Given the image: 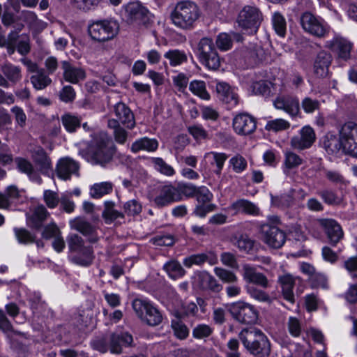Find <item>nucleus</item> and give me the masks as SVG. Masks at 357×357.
Listing matches in <instances>:
<instances>
[{"instance_id": "obj_1", "label": "nucleus", "mask_w": 357, "mask_h": 357, "mask_svg": "<svg viewBox=\"0 0 357 357\" xmlns=\"http://www.w3.org/2000/svg\"><path fill=\"white\" fill-rule=\"evenodd\" d=\"M240 338L245 348L256 357L268 356L271 345L267 337L256 328L243 329Z\"/></svg>"}, {"instance_id": "obj_2", "label": "nucleus", "mask_w": 357, "mask_h": 357, "mask_svg": "<svg viewBox=\"0 0 357 357\" xmlns=\"http://www.w3.org/2000/svg\"><path fill=\"white\" fill-rule=\"evenodd\" d=\"M113 153L112 140L107 133L101 132L93 138L86 160L93 165L103 166L111 160Z\"/></svg>"}, {"instance_id": "obj_3", "label": "nucleus", "mask_w": 357, "mask_h": 357, "mask_svg": "<svg viewBox=\"0 0 357 357\" xmlns=\"http://www.w3.org/2000/svg\"><path fill=\"white\" fill-rule=\"evenodd\" d=\"M199 9L192 1L178 2L171 13L172 23L181 29L191 28L199 17Z\"/></svg>"}, {"instance_id": "obj_4", "label": "nucleus", "mask_w": 357, "mask_h": 357, "mask_svg": "<svg viewBox=\"0 0 357 357\" xmlns=\"http://www.w3.org/2000/svg\"><path fill=\"white\" fill-rule=\"evenodd\" d=\"M132 305L137 317L147 324L154 326L162 322V317L160 312L148 299L135 298Z\"/></svg>"}, {"instance_id": "obj_5", "label": "nucleus", "mask_w": 357, "mask_h": 357, "mask_svg": "<svg viewBox=\"0 0 357 357\" xmlns=\"http://www.w3.org/2000/svg\"><path fill=\"white\" fill-rule=\"evenodd\" d=\"M119 24L114 20H104L93 22L89 26V33L98 41L113 39L119 33Z\"/></svg>"}, {"instance_id": "obj_6", "label": "nucleus", "mask_w": 357, "mask_h": 357, "mask_svg": "<svg viewBox=\"0 0 357 357\" xmlns=\"http://www.w3.org/2000/svg\"><path fill=\"white\" fill-rule=\"evenodd\" d=\"M121 15L128 24L140 26L149 20V12L139 1H130L121 7Z\"/></svg>"}, {"instance_id": "obj_7", "label": "nucleus", "mask_w": 357, "mask_h": 357, "mask_svg": "<svg viewBox=\"0 0 357 357\" xmlns=\"http://www.w3.org/2000/svg\"><path fill=\"white\" fill-rule=\"evenodd\" d=\"M301 24L305 31L319 38L327 36L331 31V26L324 19L310 12L301 15Z\"/></svg>"}, {"instance_id": "obj_8", "label": "nucleus", "mask_w": 357, "mask_h": 357, "mask_svg": "<svg viewBox=\"0 0 357 357\" xmlns=\"http://www.w3.org/2000/svg\"><path fill=\"white\" fill-rule=\"evenodd\" d=\"M200 62L209 70H217L220 66V59L211 38L201 39L198 45Z\"/></svg>"}, {"instance_id": "obj_9", "label": "nucleus", "mask_w": 357, "mask_h": 357, "mask_svg": "<svg viewBox=\"0 0 357 357\" xmlns=\"http://www.w3.org/2000/svg\"><path fill=\"white\" fill-rule=\"evenodd\" d=\"M263 20L260 10L254 6H245L239 12L237 23L249 33H256Z\"/></svg>"}, {"instance_id": "obj_10", "label": "nucleus", "mask_w": 357, "mask_h": 357, "mask_svg": "<svg viewBox=\"0 0 357 357\" xmlns=\"http://www.w3.org/2000/svg\"><path fill=\"white\" fill-rule=\"evenodd\" d=\"M343 144L344 153L357 158V123L349 121L339 130Z\"/></svg>"}, {"instance_id": "obj_11", "label": "nucleus", "mask_w": 357, "mask_h": 357, "mask_svg": "<svg viewBox=\"0 0 357 357\" xmlns=\"http://www.w3.org/2000/svg\"><path fill=\"white\" fill-rule=\"evenodd\" d=\"M261 240L272 248H280L285 243L286 234L278 227L269 223L261 225L259 231Z\"/></svg>"}, {"instance_id": "obj_12", "label": "nucleus", "mask_w": 357, "mask_h": 357, "mask_svg": "<svg viewBox=\"0 0 357 357\" xmlns=\"http://www.w3.org/2000/svg\"><path fill=\"white\" fill-rule=\"evenodd\" d=\"M229 310L236 320L243 324H251L255 323L257 319V312L254 307L243 301H240L231 303Z\"/></svg>"}, {"instance_id": "obj_13", "label": "nucleus", "mask_w": 357, "mask_h": 357, "mask_svg": "<svg viewBox=\"0 0 357 357\" xmlns=\"http://www.w3.org/2000/svg\"><path fill=\"white\" fill-rule=\"evenodd\" d=\"M68 243L71 251L77 252L75 261L82 266L89 265L93 258L91 248L84 247L83 241L77 234H70L68 237Z\"/></svg>"}, {"instance_id": "obj_14", "label": "nucleus", "mask_w": 357, "mask_h": 357, "mask_svg": "<svg viewBox=\"0 0 357 357\" xmlns=\"http://www.w3.org/2000/svg\"><path fill=\"white\" fill-rule=\"evenodd\" d=\"M178 201H179L178 192L175 186L171 183L159 185L153 197V202L158 207L165 206Z\"/></svg>"}, {"instance_id": "obj_15", "label": "nucleus", "mask_w": 357, "mask_h": 357, "mask_svg": "<svg viewBox=\"0 0 357 357\" xmlns=\"http://www.w3.org/2000/svg\"><path fill=\"white\" fill-rule=\"evenodd\" d=\"M316 139L315 132L312 127L305 126L303 127L298 135L294 136L291 139V146L296 150H304L310 148Z\"/></svg>"}, {"instance_id": "obj_16", "label": "nucleus", "mask_w": 357, "mask_h": 357, "mask_svg": "<svg viewBox=\"0 0 357 357\" xmlns=\"http://www.w3.org/2000/svg\"><path fill=\"white\" fill-rule=\"evenodd\" d=\"M325 46L335 52L340 59L347 60L350 57L352 44L339 34L335 33L332 40L326 42Z\"/></svg>"}, {"instance_id": "obj_17", "label": "nucleus", "mask_w": 357, "mask_h": 357, "mask_svg": "<svg viewBox=\"0 0 357 357\" xmlns=\"http://www.w3.org/2000/svg\"><path fill=\"white\" fill-rule=\"evenodd\" d=\"M256 127L255 118L248 114H238L233 119V128L238 135L251 134L255 130Z\"/></svg>"}, {"instance_id": "obj_18", "label": "nucleus", "mask_w": 357, "mask_h": 357, "mask_svg": "<svg viewBox=\"0 0 357 357\" xmlns=\"http://www.w3.org/2000/svg\"><path fill=\"white\" fill-rule=\"evenodd\" d=\"M79 164L73 159L66 157L61 158L56 164V175L61 180H69L73 175H79Z\"/></svg>"}, {"instance_id": "obj_19", "label": "nucleus", "mask_w": 357, "mask_h": 357, "mask_svg": "<svg viewBox=\"0 0 357 357\" xmlns=\"http://www.w3.org/2000/svg\"><path fill=\"white\" fill-rule=\"evenodd\" d=\"M112 114L115 118L111 119L120 125L122 124L128 129H132L135 126V117L132 111L123 102L114 105Z\"/></svg>"}, {"instance_id": "obj_20", "label": "nucleus", "mask_w": 357, "mask_h": 357, "mask_svg": "<svg viewBox=\"0 0 357 357\" xmlns=\"http://www.w3.org/2000/svg\"><path fill=\"white\" fill-rule=\"evenodd\" d=\"M192 283L200 289H209L215 292H219L222 289L216 279L206 271L195 273Z\"/></svg>"}, {"instance_id": "obj_21", "label": "nucleus", "mask_w": 357, "mask_h": 357, "mask_svg": "<svg viewBox=\"0 0 357 357\" xmlns=\"http://www.w3.org/2000/svg\"><path fill=\"white\" fill-rule=\"evenodd\" d=\"M300 278L289 273H284L278 276V282L281 288L283 298L291 303L295 301L294 288Z\"/></svg>"}, {"instance_id": "obj_22", "label": "nucleus", "mask_w": 357, "mask_h": 357, "mask_svg": "<svg viewBox=\"0 0 357 357\" xmlns=\"http://www.w3.org/2000/svg\"><path fill=\"white\" fill-rule=\"evenodd\" d=\"M321 143L328 155L337 156L344 153L340 136L338 138L334 133L328 132L323 137Z\"/></svg>"}, {"instance_id": "obj_23", "label": "nucleus", "mask_w": 357, "mask_h": 357, "mask_svg": "<svg viewBox=\"0 0 357 357\" xmlns=\"http://www.w3.org/2000/svg\"><path fill=\"white\" fill-rule=\"evenodd\" d=\"M20 68L10 63H6L1 66L0 71V86L8 88L9 82L16 83L21 79Z\"/></svg>"}, {"instance_id": "obj_24", "label": "nucleus", "mask_w": 357, "mask_h": 357, "mask_svg": "<svg viewBox=\"0 0 357 357\" xmlns=\"http://www.w3.org/2000/svg\"><path fill=\"white\" fill-rule=\"evenodd\" d=\"M273 104L276 109L284 110L292 117L299 113V102L296 97L280 96L275 99Z\"/></svg>"}, {"instance_id": "obj_25", "label": "nucleus", "mask_w": 357, "mask_h": 357, "mask_svg": "<svg viewBox=\"0 0 357 357\" xmlns=\"http://www.w3.org/2000/svg\"><path fill=\"white\" fill-rule=\"evenodd\" d=\"M320 224L324 229L329 242L333 245H335L343 237V231L340 225L334 220L322 219Z\"/></svg>"}, {"instance_id": "obj_26", "label": "nucleus", "mask_w": 357, "mask_h": 357, "mask_svg": "<svg viewBox=\"0 0 357 357\" xmlns=\"http://www.w3.org/2000/svg\"><path fill=\"white\" fill-rule=\"evenodd\" d=\"M216 91L219 98L226 104L231 107L238 104V96L235 88L225 82H219L216 85Z\"/></svg>"}, {"instance_id": "obj_27", "label": "nucleus", "mask_w": 357, "mask_h": 357, "mask_svg": "<svg viewBox=\"0 0 357 357\" xmlns=\"http://www.w3.org/2000/svg\"><path fill=\"white\" fill-rule=\"evenodd\" d=\"M64 79L72 84H77L84 79L85 71L79 67L75 66L68 61L62 62Z\"/></svg>"}, {"instance_id": "obj_28", "label": "nucleus", "mask_w": 357, "mask_h": 357, "mask_svg": "<svg viewBox=\"0 0 357 357\" xmlns=\"http://www.w3.org/2000/svg\"><path fill=\"white\" fill-rule=\"evenodd\" d=\"M243 278L248 283H253L263 287H266L268 285V280L266 276L257 272L255 267L248 264H245L243 266Z\"/></svg>"}, {"instance_id": "obj_29", "label": "nucleus", "mask_w": 357, "mask_h": 357, "mask_svg": "<svg viewBox=\"0 0 357 357\" xmlns=\"http://www.w3.org/2000/svg\"><path fill=\"white\" fill-rule=\"evenodd\" d=\"M71 229L78 231L84 236H89L91 241H96L97 238L94 234L95 228L83 218L77 217L69 222Z\"/></svg>"}, {"instance_id": "obj_30", "label": "nucleus", "mask_w": 357, "mask_h": 357, "mask_svg": "<svg viewBox=\"0 0 357 357\" xmlns=\"http://www.w3.org/2000/svg\"><path fill=\"white\" fill-rule=\"evenodd\" d=\"M132 341V336L128 333L121 335L113 334L111 337L109 351L113 354H119L122 352V347L130 346Z\"/></svg>"}, {"instance_id": "obj_31", "label": "nucleus", "mask_w": 357, "mask_h": 357, "mask_svg": "<svg viewBox=\"0 0 357 357\" xmlns=\"http://www.w3.org/2000/svg\"><path fill=\"white\" fill-rule=\"evenodd\" d=\"M159 146L158 141L154 138L147 137L136 139L131 145L130 150L133 153L139 151L154 152Z\"/></svg>"}, {"instance_id": "obj_32", "label": "nucleus", "mask_w": 357, "mask_h": 357, "mask_svg": "<svg viewBox=\"0 0 357 357\" xmlns=\"http://www.w3.org/2000/svg\"><path fill=\"white\" fill-rule=\"evenodd\" d=\"M15 162L18 170L22 173L26 174L31 181L37 183H41L40 176L38 171L34 169L31 162L23 158H17Z\"/></svg>"}, {"instance_id": "obj_33", "label": "nucleus", "mask_w": 357, "mask_h": 357, "mask_svg": "<svg viewBox=\"0 0 357 357\" xmlns=\"http://www.w3.org/2000/svg\"><path fill=\"white\" fill-rule=\"evenodd\" d=\"M48 215L49 213L44 206H38L34 208L31 215H27V223L31 227L36 229L40 228L43 224V222L47 218Z\"/></svg>"}, {"instance_id": "obj_34", "label": "nucleus", "mask_w": 357, "mask_h": 357, "mask_svg": "<svg viewBox=\"0 0 357 357\" xmlns=\"http://www.w3.org/2000/svg\"><path fill=\"white\" fill-rule=\"evenodd\" d=\"M229 209L234 213H245L251 215H256L259 213V208L252 202L245 199H239L234 202Z\"/></svg>"}, {"instance_id": "obj_35", "label": "nucleus", "mask_w": 357, "mask_h": 357, "mask_svg": "<svg viewBox=\"0 0 357 357\" xmlns=\"http://www.w3.org/2000/svg\"><path fill=\"white\" fill-rule=\"evenodd\" d=\"M35 163L38 166L43 174H46L52 169L50 159L42 148H38L32 155Z\"/></svg>"}, {"instance_id": "obj_36", "label": "nucleus", "mask_w": 357, "mask_h": 357, "mask_svg": "<svg viewBox=\"0 0 357 357\" xmlns=\"http://www.w3.org/2000/svg\"><path fill=\"white\" fill-rule=\"evenodd\" d=\"M303 162V159L296 153L287 151L284 152V160L283 162V172L288 175L291 170L298 167Z\"/></svg>"}, {"instance_id": "obj_37", "label": "nucleus", "mask_w": 357, "mask_h": 357, "mask_svg": "<svg viewBox=\"0 0 357 357\" xmlns=\"http://www.w3.org/2000/svg\"><path fill=\"white\" fill-rule=\"evenodd\" d=\"M204 159L211 165H215L216 166L215 174H220L225 162L227 159V155L224 153L211 151L204 155Z\"/></svg>"}, {"instance_id": "obj_38", "label": "nucleus", "mask_w": 357, "mask_h": 357, "mask_svg": "<svg viewBox=\"0 0 357 357\" xmlns=\"http://www.w3.org/2000/svg\"><path fill=\"white\" fill-rule=\"evenodd\" d=\"M112 189L113 185L109 181L94 183L90 188V195L93 198L98 199L109 194Z\"/></svg>"}, {"instance_id": "obj_39", "label": "nucleus", "mask_w": 357, "mask_h": 357, "mask_svg": "<svg viewBox=\"0 0 357 357\" xmlns=\"http://www.w3.org/2000/svg\"><path fill=\"white\" fill-rule=\"evenodd\" d=\"M272 25L275 33L280 37H284L287 31V22L284 16L279 12L272 15Z\"/></svg>"}, {"instance_id": "obj_40", "label": "nucleus", "mask_w": 357, "mask_h": 357, "mask_svg": "<svg viewBox=\"0 0 357 357\" xmlns=\"http://www.w3.org/2000/svg\"><path fill=\"white\" fill-rule=\"evenodd\" d=\"M189 89L190 91L195 96L203 100H208L210 99V94L206 88V84L202 80H193L190 83Z\"/></svg>"}, {"instance_id": "obj_41", "label": "nucleus", "mask_w": 357, "mask_h": 357, "mask_svg": "<svg viewBox=\"0 0 357 357\" xmlns=\"http://www.w3.org/2000/svg\"><path fill=\"white\" fill-rule=\"evenodd\" d=\"M164 269L168 275L174 280L181 278L185 273V271L181 266V264L174 260L166 263L164 265Z\"/></svg>"}, {"instance_id": "obj_42", "label": "nucleus", "mask_w": 357, "mask_h": 357, "mask_svg": "<svg viewBox=\"0 0 357 357\" xmlns=\"http://www.w3.org/2000/svg\"><path fill=\"white\" fill-rule=\"evenodd\" d=\"M151 162L157 171L167 176H172L175 174L174 168L161 158H151Z\"/></svg>"}, {"instance_id": "obj_43", "label": "nucleus", "mask_w": 357, "mask_h": 357, "mask_svg": "<svg viewBox=\"0 0 357 357\" xmlns=\"http://www.w3.org/2000/svg\"><path fill=\"white\" fill-rule=\"evenodd\" d=\"M164 56L169 61V63L172 66L181 65L187 59L185 54L178 50H169Z\"/></svg>"}, {"instance_id": "obj_44", "label": "nucleus", "mask_w": 357, "mask_h": 357, "mask_svg": "<svg viewBox=\"0 0 357 357\" xmlns=\"http://www.w3.org/2000/svg\"><path fill=\"white\" fill-rule=\"evenodd\" d=\"M108 127L114 129V137L115 141L121 144H123L128 138V132L121 128L116 121L113 120L108 121Z\"/></svg>"}, {"instance_id": "obj_45", "label": "nucleus", "mask_w": 357, "mask_h": 357, "mask_svg": "<svg viewBox=\"0 0 357 357\" xmlns=\"http://www.w3.org/2000/svg\"><path fill=\"white\" fill-rule=\"evenodd\" d=\"M215 275L224 283L234 284L238 281L237 275L232 271L220 267L214 268Z\"/></svg>"}, {"instance_id": "obj_46", "label": "nucleus", "mask_w": 357, "mask_h": 357, "mask_svg": "<svg viewBox=\"0 0 357 357\" xmlns=\"http://www.w3.org/2000/svg\"><path fill=\"white\" fill-rule=\"evenodd\" d=\"M31 82L36 89L41 90L48 86L52 80L46 75L44 72L40 70L37 74L31 77Z\"/></svg>"}, {"instance_id": "obj_47", "label": "nucleus", "mask_w": 357, "mask_h": 357, "mask_svg": "<svg viewBox=\"0 0 357 357\" xmlns=\"http://www.w3.org/2000/svg\"><path fill=\"white\" fill-rule=\"evenodd\" d=\"M330 65V57L319 56L314 63V73L319 77L327 75Z\"/></svg>"}, {"instance_id": "obj_48", "label": "nucleus", "mask_w": 357, "mask_h": 357, "mask_svg": "<svg viewBox=\"0 0 357 357\" xmlns=\"http://www.w3.org/2000/svg\"><path fill=\"white\" fill-rule=\"evenodd\" d=\"M26 18L29 22L30 29L35 33L41 32L47 26V23L38 20L33 13H28L26 15Z\"/></svg>"}, {"instance_id": "obj_49", "label": "nucleus", "mask_w": 357, "mask_h": 357, "mask_svg": "<svg viewBox=\"0 0 357 357\" xmlns=\"http://www.w3.org/2000/svg\"><path fill=\"white\" fill-rule=\"evenodd\" d=\"M175 188L178 192L180 201L182 199V195L188 197H193L197 192V188L192 183L181 182Z\"/></svg>"}, {"instance_id": "obj_50", "label": "nucleus", "mask_w": 357, "mask_h": 357, "mask_svg": "<svg viewBox=\"0 0 357 357\" xmlns=\"http://www.w3.org/2000/svg\"><path fill=\"white\" fill-rule=\"evenodd\" d=\"M229 166L235 173L240 174L246 169L248 163L243 156L236 155L229 160Z\"/></svg>"}, {"instance_id": "obj_51", "label": "nucleus", "mask_w": 357, "mask_h": 357, "mask_svg": "<svg viewBox=\"0 0 357 357\" xmlns=\"http://www.w3.org/2000/svg\"><path fill=\"white\" fill-rule=\"evenodd\" d=\"M290 123L282 119H275L268 121L265 128L268 131L279 132L287 130L289 128Z\"/></svg>"}, {"instance_id": "obj_52", "label": "nucleus", "mask_w": 357, "mask_h": 357, "mask_svg": "<svg viewBox=\"0 0 357 357\" xmlns=\"http://www.w3.org/2000/svg\"><path fill=\"white\" fill-rule=\"evenodd\" d=\"M6 194L10 204H18L23 202L24 192L19 190L15 185H10L6 190Z\"/></svg>"}, {"instance_id": "obj_53", "label": "nucleus", "mask_w": 357, "mask_h": 357, "mask_svg": "<svg viewBox=\"0 0 357 357\" xmlns=\"http://www.w3.org/2000/svg\"><path fill=\"white\" fill-rule=\"evenodd\" d=\"M142 210V204L136 199L129 200L123 205V211L128 216L139 215Z\"/></svg>"}, {"instance_id": "obj_54", "label": "nucleus", "mask_w": 357, "mask_h": 357, "mask_svg": "<svg viewBox=\"0 0 357 357\" xmlns=\"http://www.w3.org/2000/svg\"><path fill=\"white\" fill-rule=\"evenodd\" d=\"M271 82L261 80L259 82H253L250 86V88L252 93L255 94L267 96L271 93Z\"/></svg>"}, {"instance_id": "obj_55", "label": "nucleus", "mask_w": 357, "mask_h": 357, "mask_svg": "<svg viewBox=\"0 0 357 357\" xmlns=\"http://www.w3.org/2000/svg\"><path fill=\"white\" fill-rule=\"evenodd\" d=\"M61 120L66 130L70 132H74L80 124L79 119L69 114L63 115Z\"/></svg>"}, {"instance_id": "obj_56", "label": "nucleus", "mask_w": 357, "mask_h": 357, "mask_svg": "<svg viewBox=\"0 0 357 357\" xmlns=\"http://www.w3.org/2000/svg\"><path fill=\"white\" fill-rule=\"evenodd\" d=\"M208 259V257L204 253L196 254L185 257L183 259V264L187 268H190L193 265L200 266Z\"/></svg>"}, {"instance_id": "obj_57", "label": "nucleus", "mask_w": 357, "mask_h": 357, "mask_svg": "<svg viewBox=\"0 0 357 357\" xmlns=\"http://www.w3.org/2000/svg\"><path fill=\"white\" fill-rule=\"evenodd\" d=\"M199 204H206L212 201L213 195L205 186H200L197 188V192L195 195Z\"/></svg>"}, {"instance_id": "obj_58", "label": "nucleus", "mask_w": 357, "mask_h": 357, "mask_svg": "<svg viewBox=\"0 0 357 357\" xmlns=\"http://www.w3.org/2000/svg\"><path fill=\"white\" fill-rule=\"evenodd\" d=\"M43 199L50 208H55L59 204L60 198L56 192L51 190H45L43 192Z\"/></svg>"}, {"instance_id": "obj_59", "label": "nucleus", "mask_w": 357, "mask_h": 357, "mask_svg": "<svg viewBox=\"0 0 357 357\" xmlns=\"http://www.w3.org/2000/svg\"><path fill=\"white\" fill-rule=\"evenodd\" d=\"M213 329L207 324H201L192 330V335L196 339H204L211 335Z\"/></svg>"}, {"instance_id": "obj_60", "label": "nucleus", "mask_w": 357, "mask_h": 357, "mask_svg": "<svg viewBox=\"0 0 357 357\" xmlns=\"http://www.w3.org/2000/svg\"><path fill=\"white\" fill-rule=\"evenodd\" d=\"M10 111L14 116L16 126L21 128H24L27 118L23 109L18 106H14L11 108Z\"/></svg>"}, {"instance_id": "obj_61", "label": "nucleus", "mask_w": 357, "mask_h": 357, "mask_svg": "<svg viewBox=\"0 0 357 357\" xmlns=\"http://www.w3.org/2000/svg\"><path fill=\"white\" fill-rule=\"evenodd\" d=\"M172 327L175 335L179 339H185L189 334L186 326L178 319H174L172 321Z\"/></svg>"}, {"instance_id": "obj_62", "label": "nucleus", "mask_w": 357, "mask_h": 357, "mask_svg": "<svg viewBox=\"0 0 357 357\" xmlns=\"http://www.w3.org/2000/svg\"><path fill=\"white\" fill-rule=\"evenodd\" d=\"M216 45L222 51L229 50L232 45L231 37L226 33H221L217 37Z\"/></svg>"}, {"instance_id": "obj_63", "label": "nucleus", "mask_w": 357, "mask_h": 357, "mask_svg": "<svg viewBox=\"0 0 357 357\" xmlns=\"http://www.w3.org/2000/svg\"><path fill=\"white\" fill-rule=\"evenodd\" d=\"M271 202L276 206L287 208L293 203V197L291 195L284 194L279 197H272Z\"/></svg>"}, {"instance_id": "obj_64", "label": "nucleus", "mask_w": 357, "mask_h": 357, "mask_svg": "<svg viewBox=\"0 0 357 357\" xmlns=\"http://www.w3.org/2000/svg\"><path fill=\"white\" fill-rule=\"evenodd\" d=\"M301 107L305 113L311 114L319 109V102L317 100L306 97L302 100Z\"/></svg>"}]
</instances>
